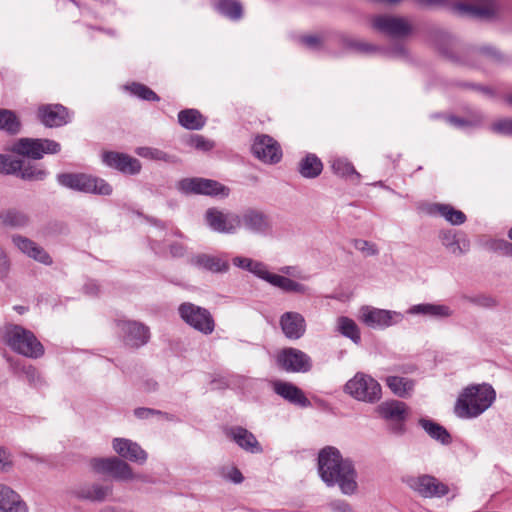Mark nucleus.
<instances>
[{"mask_svg": "<svg viewBox=\"0 0 512 512\" xmlns=\"http://www.w3.org/2000/svg\"><path fill=\"white\" fill-rule=\"evenodd\" d=\"M188 144L200 151H209L214 148V142L202 135H193L190 137Z\"/></svg>", "mask_w": 512, "mask_h": 512, "instance_id": "nucleus-47", "label": "nucleus"}, {"mask_svg": "<svg viewBox=\"0 0 512 512\" xmlns=\"http://www.w3.org/2000/svg\"><path fill=\"white\" fill-rule=\"evenodd\" d=\"M419 425L425 430V432L436 441L443 445L451 443V435L442 425L425 418L419 420Z\"/></svg>", "mask_w": 512, "mask_h": 512, "instance_id": "nucleus-30", "label": "nucleus"}, {"mask_svg": "<svg viewBox=\"0 0 512 512\" xmlns=\"http://www.w3.org/2000/svg\"><path fill=\"white\" fill-rule=\"evenodd\" d=\"M38 118L47 127H59L68 123V111L60 104H46L38 108Z\"/></svg>", "mask_w": 512, "mask_h": 512, "instance_id": "nucleus-24", "label": "nucleus"}, {"mask_svg": "<svg viewBox=\"0 0 512 512\" xmlns=\"http://www.w3.org/2000/svg\"><path fill=\"white\" fill-rule=\"evenodd\" d=\"M233 264L239 268L250 271L254 264V260L238 256L233 259Z\"/></svg>", "mask_w": 512, "mask_h": 512, "instance_id": "nucleus-59", "label": "nucleus"}, {"mask_svg": "<svg viewBox=\"0 0 512 512\" xmlns=\"http://www.w3.org/2000/svg\"><path fill=\"white\" fill-rule=\"evenodd\" d=\"M117 325L123 333V339L126 345L138 348L149 341V328L144 324L136 321L119 320Z\"/></svg>", "mask_w": 512, "mask_h": 512, "instance_id": "nucleus-18", "label": "nucleus"}, {"mask_svg": "<svg viewBox=\"0 0 512 512\" xmlns=\"http://www.w3.org/2000/svg\"><path fill=\"white\" fill-rule=\"evenodd\" d=\"M348 46L350 48H353L355 49L356 51L360 52V53H370V52H373L375 51L377 48L376 46L372 45V44H369V43H366V42H363V41H350L348 43Z\"/></svg>", "mask_w": 512, "mask_h": 512, "instance_id": "nucleus-55", "label": "nucleus"}, {"mask_svg": "<svg viewBox=\"0 0 512 512\" xmlns=\"http://www.w3.org/2000/svg\"><path fill=\"white\" fill-rule=\"evenodd\" d=\"M359 319L370 328L384 329L403 320V315L396 311L363 306Z\"/></svg>", "mask_w": 512, "mask_h": 512, "instance_id": "nucleus-12", "label": "nucleus"}, {"mask_svg": "<svg viewBox=\"0 0 512 512\" xmlns=\"http://www.w3.org/2000/svg\"><path fill=\"white\" fill-rule=\"evenodd\" d=\"M4 342L16 353L29 358H38L44 354L43 345L29 330L14 324L4 327Z\"/></svg>", "mask_w": 512, "mask_h": 512, "instance_id": "nucleus-3", "label": "nucleus"}, {"mask_svg": "<svg viewBox=\"0 0 512 512\" xmlns=\"http://www.w3.org/2000/svg\"><path fill=\"white\" fill-rule=\"evenodd\" d=\"M229 479L234 483H241L244 480V477L240 470H238L237 468H232L229 473Z\"/></svg>", "mask_w": 512, "mask_h": 512, "instance_id": "nucleus-63", "label": "nucleus"}, {"mask_svg": "<svg viewBox=\"0 0 512 512\" xmlns=\"http://www.w3.org/2000/svg\"><path fill=\"white\" fill-rule=\"evenodd\" d=\"M273 391L289 403L306 408L311 405L305 393L291 382L277 380L272 383Z\"/></svg>", "mask_w": 512, "mask_h": 512, "instance_id": "nucleus-22", "label": "nucleus"}, {"mask_svg": "<svg viewBox=\"0 0 512 512\" xmlns=\"http://www.w3.org/2000/svg\"><path fill=\"white\" fill-rule=\"evenodd\" d=\"M433 210L439 213L452 225H461L466 221V215L449 204H435Z\"/></svg>", "mask_w": 512, "mask_h": 512, "instance_id": "nucleus-39", "label": "nucleus"}, {"mask_svg": "<svg viewBox=\"0 0 512 512\" xmlns=\"http://www.w3.org/2000/svg\"><path fill=\"white\" fill-rule=\"evenodd\" d=\"M330 507L334 512H352V509L349 506V504L342 500L333 501L330 504Z\"/></svg>", "mask_w": 512, "mask_h": 512, "instance_id": "nucleus-60", "label": "nucleus"}, {"mask_svg": "<svg viewBox=\"0 0 512 512\" xmlns=\"http://www.w3.org/2000/svg\"><path fill=\"white\" fill-rule=\"evenodd\" d=\"M491 130L497 134L512 136V118H504L494 122L491 125Z\"/></svg>", "mask_w": 512, "mask_h": 512, "instance_id": "nucleus-50", "label": "nucleus"}, {"mask_svg": "<svg viewBox=\"0 0 512 512\" xmlns=\"http://www.w3.org/2000/svg\"><path fill=\"white\" fill-rule=\"evenodd\" d=\"M0 512H28V508L19 494L0 484Z\"/></svg>", "mask_w": 512, "mask_h": 512, "instance_id": "nucleus-28", "label": "nucleus"}, {"mask_svg": "<svg viewBox=\"0 0 512 512\" xmlns=\"http://www.w3.org/2000/svg\"><path fill=\"white\" fill-rule=\"evenodd\" d=\"M113 449L119 456L132 462L143 464L147 460V453L140 445L126 438H115Z\"/></svg>", "mask_w": 512, "mask_h": 512, "instance_id": "nucleus-25", "label": "nucleus"}, {"mask_svg": "<svg viewBox=\"0 0 512 512\" xmlns=\"http://www.w3.org/2000/svg\"><path fill=\"white\" fill-rule=\"evenodd\" d=\"M185 247L180 243H173L170 245V253L173 257H182L185 254Z\"/></svg>", "mask_w": 512, "mask_h": 512, "instance_id": "nucleus-62", "label": "nucleus"}, {"mask_svg": "<svg viewBox=\"0 0 512 512\" xmlns=\"http://www.w3.org/2000/svg\"><path fill=\"white\" fill-rule=\"evenodd\" d=\"M216 10L231 20H239L243 16V7L238 0H217Z\"/></svg>", "mask_w": 512, "mask_h": 512, "instance_id": "nucleus-38", "label": "nucleus"}, {"mask_svg": "<svg viewBox=\"0 0 512 512\" xmlns=\"http://www.w3.org/2000/svg\"><path fill=\"white\" fill-rule=\"evenodd\" d=\"M300 41L303 45L312 50H319L322 47V39L317 35L303 36Z\"/></svg>", "mask_w": 512, "mask_h": 512, "instance_id": "nucleus-54", "label": "nucleus"}, {"mask_svg": "<svg viewBox=\"0 0 512 512\" xmlns=\"http://www.w3.org/2000/svg\"><path fill=\"white\" fill-rule=\"evenodd\" d=\"M228 436L242 449L250 453H262L263 449L256 437L247 429L237 426L228 431Z\"/></svg>", "mask_w": 512, "mask_h": 512, "instance_id": "nucleus-27", "label": "nucleus"}, {"mask_svg": "<svg viewBox=\"0 0 512 512\" xmlns=\"http://www.w3.org/2000/svg\"><path fill=\"white\" fill-rule=\"evenodd\" d=\"M278 366L287 372L306 373L312 368V360L308 354L296 348H284L276 357Z\"/></svg>", "mask_w": 512, "mask_h": 512, "instance_id": "nucleus-11", "label": "nucleus"}, {"mask_svg": "<svg viewBox=\"0 0 512 512\" xmlns=\"http://www.w3.org/2000/svg\"><path fill=\"white\" fill-rule=\"evenodd\" d=\"M58 183L71 190L93 193L98 195H110L112 187L104 179L85 173H61L57 175Z\"/></svg>", "mask_w": 512, "mask_h": 512, "instance_id": "nucleus-4", "label": "nucleus"}, {"mask_svg": "<svg viewBox=\"0 0 512 512\" xmlns=\"http://www.w3.org/2000/svg\"><path fill=\"white\" fill-rule=\"evenodd\" d=\"M11 240L12 243L26 256L29 254L31 248L35 244L33 240L18 234L13 235Z\"/></svg>", "mask_w": 512, "mask_h": 512, "instance_id": "nucleus-51", "label": "nucleus"}, {"mask_svg": "<svg viewBox=\"0 0 512 512\" xmlns=\"http://www.w3.org/2000/svg\"><path fill=\"white\" fill-rule=\"evenodd\" d=\"M496 391L487 383L472 384L459 394L454 413L461 419H473L483 414L495 401Z\"/></svg>", "mask_w": 512, "mask_h": 512, "instance_id": "nucleus-2", "label": "nucleus"}, {"mask_svg": "<svg viewBox=\"0 0 512 512\" xmlns=\"http://www.w3.org/2000/svg\"><path fill=\"white\" fill-rule=\"evenodd\" d=\"M337 331L344 337L349 338L355 344H359L361 341V334L356 322L346 316L338 317L337 319Z\"/></svg>", "mask_w": 512, "mask_h": 512, "instance_id": "nucleus-37", "label": "nucleus"}, {"mask_svg": "<svg viewBox=\"0 0 512 512\" xmlns=\"http://www.w3.org/2000/svg\"><path fill=\"white\" fill-rule=\"evenodd\" d=\"M322 169L323 164L315 154H308L299 162V173L305 178H316Z\"/></svg>", "mask_w": 512, "mask_h": 512, "instance_id": "nucleus-35", "label": "nucleus"}, {"mask_svg": "<svg viewBox=\"0 0 512 512\" xmlns=\"http://www.w3.org/2000/svg\"><path fill=\"white\" fill-rule=\"evenodd\" d=\"M27 256L47 266H50L53 263L52 257L48 254V252L36 242Z\"/></svg>", "mask_w": 512, "mask_h": 512, "instance_id": "nucleus-45", "label": "nucleus"}, {"mask_svg": "<svg viewBox=\"0 0 512 512\" xmlns=\"http://www.w3.org/2000/svg\"><path fill=\"white\" fill-rule=\"evenodd\" d=\"M136 153L144 158L154 160H167V154L160 149L151 147H140L137 148Z\"/></svg>", "mask_w": 512, "mask_h": 512, "instance_id": "nucleus-48", "label": "nucleus"}, {"mask_svg": "<svg viewBox=\"0 0 512 512\" xmlns=\"http://www.w3.org/2000/svg\"><path fill=\"white\" fill-rule=\"evenodd\" d=\"M127 89L131 92V94L137 96L138 98L146 101H159V96L148 86L141 83H132L127 86Z\"/></svg>", "mask_w": 512, "mask_h": 512, "instance_id": "nucleus-43", "label": "nucleus"}, {"mask_svg": "<svg viewBox=\"0 0 512 512\" xmlns=\"http://www.w3.org/2000/svg\"><path fill=\"white\" fill-rule=\"evenodd\" d=\"M10 268V261L4 249L0 246V277L7 275Z\"/></svg>", "mask_w": 512, "mask_h": 512, "instance_id": "nucleus-58", "label": "nucleus"}, {"mask_svg": "<svg viewBox=\"0 0 512 512\" xmlns=\"http://www.w3.org/2000/svg\"><path fill=\"white\" fill-rule=\"evenodd\" d=\"M112 492L110 486L93 484L90 487L84 488L79 493V496L91 501H104Z\"/></svg>", "mask_w": 512, "mask_h": 512, "instance_id": "nucleus-42", "label": "nucleus"}, {"mask_svg": "<svg viewBox=\"0 0 512 512\" xmlns=\"http://www.w3.org/2000/svg\"><path fill=\"white\" fill-rule=\"evenodd\" d=\"M453 315L452 309L444 304H432L430 303L429 315L428 317L434 319H444L449 318Z\"/></svg>", "mask_w": 512, "mask_h": 512, "instance_id": "nucleus-46", "label": "nucleus"}, {"mask_svg": "<svg viewBox=\"0 0 512 512\" xmlns=\"http://www.w3.org/2000/svg\"><path fill=\"white\" fill-rule=\"evenodd\" d=\"M179 124L188 130H200L204 127L206 120L196 109H184L178 113Z\"/></svg>", "mask_w": 512, "mask_h": 512, "instance_id": "nucleus-31", "label": "nucleus"}, {"mask_svg": "<svg viewBox=\"0 0 512 512\" xmlns=\"http://www.w3.org/2000/svg\"><path fill=\"white\" fill-rule=\"evenodd\" d=\"M189 263L199 269L214 273L225 272L229 267L226 261L208 254L193 255L190 257Z\"/></svg>", "mask_w": 512, "mask_h": 512, "instance_id": "nucleus-29", "label": "nucleus"}, {"mask_svg": "<svg viewBox=\"0 0 512 512\" xmlns=\"http://www.w3.org/2000/svg\"><path fill=\"white\" fill-rule=\"evenodd\" d=\"M0 220L3 225L12 228H23L30 222L29 216L17 209H8L0 214Z\"/></svg>", "mask_w": 512, "mask_h": 512, "instance_id": "nucleus-36", "label": "nucleus"}, {"mask_svg": "<svg viewBox=\"0 0 512 512\" xmlns=\"http://www.w3.org/2000/svg\"><path fill=\"white\" fill-rule=\"evenodd\" d=\"M253 155L266 164H276L282 159L279 143L269 135H258L252 144Z\"/></svg>", "mask_w": 512, "mask_h": 512, "instance_id": "nucleus-14", "label": "nucleus"}, {"mask_svg": "<svg viewBox=\"0 0 512 512\" xmlns=\"http://www.w3.org/2000/svg\"><path fill=\"white\" fill-rule=\"evenodd\" d=\"M9 150L18 155L39 160L44 154L59 153L61 145L46 138H20L11 145Z\"/></svg>", "mask_w": 512, "mask_h": 512, "instance_id": "nucleus-6", "label": "nucleus"}, {"mask_svg": "<svg viewBox=\"0 0 512 512\" xmlns=\"http://www.w3.org/2000/svg\"><path fill=\"white\" fill-rule=\"evenodd\" d=\"M180 318L194 330L210 335L215 330V320L211 312L191 302H184L178 307Z\"/></svg>", "mask_w": 512, "mask_h": 512, "instance_id": "nucleus-5", "label": "nucleus"}, {"mask_svg": "<svg viewBox=\"0 0 512 512\" xmlns=\"http://www.w3.org/2000/svg\"><path fill=\"white\" fill-rule=\"evenodd\" d=\"M354 247L362 252L365 256H374L379 253L376 244L363 239H355Z\"/></svg>", "mask_w": 512, "mask_h": 512, "instance_id": "nucleus-49", "label": "nucleus"}, {"mask_svg": "<svg viewBox=\"0 0 512 512\" xmlns=\"http://www.w3.org/2000/svg\"><path fill=\"white\" fill-rule=\"evenodd\" d=\"M387 386L398 397L406 398L411 395L415 383L412 379L399 376H388L385 379Z\"/></svg>", "mask_w": 512, "mask_h": 512, "instance_id": "nucleus-33", "label": "nucleus"}, {"mask_svg": "<svg viewBox=\"0 0 512 512\" xmlns=\"http://www.w3.org/2000/svg\"><path fill=\"white\" fill-rule=\"evenodd\" d=\"M372 27L392 38L404 37L411 32V25L406 19L391 15H377L373 17Z\"/></svg>", "mask_w": 512, "mask_h": 512, "instance_id": "nucleus-15", "label": "nucleus"}, {"mask_svg": "<svg viewBox=\"0 0 512 512\" xmlns=\"http://www.w3.org/2000/svg\"><path fill=\"white\" fill-rule=\"evenodd\" d=\"M454 61L460 62L470 66H479L484 61L501 62L503 60L502 54L494 47L483 46L480 48H470L463 52L461 58H453Z\"/></svg>", "mask_w": 512, "mask_h": 512, "instance_id": "nucleus-20", "label": "nucleus"}, {"mask_svg": "<svg viewBox=\"0 0 512 512\" xmlns=\"http://www.w3.org/2000/svg\"><path fill=\"white\" fill-rule=\"evenodd\" d=\"M280 272L285 276H294V277H300L296 267L294 266H284L280 268Z\"/></svg>", "mask_w": 512, "mask_h": 512, "instance_id": "nucleus-64", "label": "nucleus"}, {"mask_svg": "<svg viewBox=\"0 0 512 512\" xmlns=\"http://www.w3.org/2000/svg\"><path fill=\"white\" fill-rule=\"evenodd\" d=\"M333 172L343 178L360 179V174L355 170L351 162L345 158H335L331 162Z\"/></svg>", "mask_w": 512, "mask_h": 512, "instance_id": "nucleus-41", "label": "nucleus"}, {"mask_svg": "<svg viewBox=\"0 0 512 512\" xmlns=\"http://www.w3.org/2000/svg\"><path fill=\"white\" fill-rule=\"evenodd\" d=\"M318 472L327 486L338 485L342 493L351 495L357 489L356 471L349 459H344L340 451L327 446L318 454Z\"/></svg>", "mask_w": 512, "mask_h": 512, "instance_id": "nucleus-1", "label": "nucleus"}, {"mask_svg": "<svg viewBox=\"0 0 512 512\" xmlns=\"http://www.w3.org/2000/svg\"><path fill=\"white\" fill-rule=\"evenodd\" d=\"M378 412L382 418L393 422L391 425L393 433L402 434L404 432V422L408 415L406 403L398 400L384 402L378 406Z\"/></svg>", "mask_w": 512, "mask_h": 512, "instance_id": "nucleus-16", "label": "nucleus"}, {"mask_svg": "<svg viewBox=\"0 0 512 512\" xmlns=\"http://www.w3.org/2000/svg\"><path fill=\"white\" fill-rule=\"evenodd\" d=\"M467 299L470 303L483 308H492L497 304L494 298L486 295H477L474 297H468Z\"/></svg>", "mask_w": 512, "mask_h": 512, "instance_id": "nucleus-53", "label": "nucleus"}, {"mask_svg": "<svg viewBox=\"0 0 512 512\" xmlns=\"http://www.w3.org/2000/svg\"><path fill=\"white\" fill-rule=\"evenodd\" d=\"M406 483L413 491L424 498H441L449 492L446 484L427 474L409 477Z\"/></svg>", "mask_w": 512, "mask_h": 512, "instance_id": "nucleus-9", "label": "nucleus"}, {"mask_svg": "<svg viewBox=\"0 0 512 512\" xmlns=\"http://www.w3.org/2000/svg\"><path fill=\"white\" fill-rule=\"evenodd\" d=\"M279 323L283 334L290 340L300 339L306 332L305 318L298 312H285Z\"/></svg>", "mask_w": 512, "mask_h": 512, "instance_id": "nucleus-23", "label": "nucleus"}, {"mask_svg": "<svg viewBox=\"0 0 512 512\" xmlns=\"http://www.w3.org/2000/svg\"><path fill=\"white\" fill-rule=\"evenodd\" d=\"M269 284L286 293L306 294L308 287L284 275L273 274Z\"/></svg>", "mask_w": 512, "mask_h": 512, "instance_id": "nucleus-32", "label": "nucleus"}, {"mask_svg": "<svg viewBox=\"0 0 512 512\" xmlns=\"http://www.w3.org/2000/svg\"><path fill=\"white\" fill-rule=\"evenodd\" d=\"M241 220V227L246 230L258 234L268 235L272 230V225L269 217L262 211L249 208L239 215Z\"/></svg>", "mask_w": 512, "mask_h": 512, "instance_id": "nucleus-19", "label": "nucleus"}, {"mask_svg": "<svg viewBox=\"0 0 512 512\" xmlns=\"http://www.w3.org/2000/svg\"><path fill=\"white\" fill-rule=\"evenodd\" d=\"M429 308L430 303H421L411 306L407 313L411 315H423L428 316L429 315Z\"/></svg>", "mask_w": 512, "mask_h": 512, "instance_id": "nucleus-57", "label": "nucleus"}, {"mask_svg": "<svg viewBox=\"0 0 512 512\" xmlns=\"http://www.w3.org/2000/svg\"><path fill=\"white\" fill-rule=\"evenodd\" d=\"M439 239L442 245L456 256L466 253L470 248V243L466 236L452 229L442 230L439 233Z\"/></svg>", "mask_w": 512, "mask_h": 512, "instance_id": "nucleus-26", "label": "nucleus"}, {"mask_svg": "<svg viewBox=\"0 0 512 512\" xmlns=\"http://www.w3.org/2000/svg\"><path fill=\"white\" fill-rule=\"evenodd\" d=\"M134 414L139 419H147L153 415H160V416L167 417L166 413H163L159 410H155V409H151V408H144V407L135 409Z\"/></svg>", "mask_w": 512, "mask_h": 512, "instance_id": "nucleus-56", "label": "nucleus"}, {"mask_svg": "<svg viewBox=\"0 0 512 512\" xmlns=\"http://www.w3.org/2000/svg\"><path fill=\"white\" fill-rule=\"evenodd\" d=\"M91 466L95 471L111 474L116 479L129 480L134 478L131 467L117 457L95 458L91 461Z\"/></svg>", "mask_w": 512, "mask_h": 512, "instance_id": "nucleus-17", "label": "nucleus"}, {"mask_svg": "<svg viewBox=\"0 0 512 512\" xmlns=\"http://www.w3.org/2000/svg\"><path fill=\"white\" fill-rule=\"evenodd\" d=\"M102 161L107 166L116 169L124 174L135 175L141 170V163L138 159L119 152H104Z\"/></svg>", "mask_w": 512, "mask_h": 512, "instance_id": "nucleus-21", "label": "nucleus"}, {"mask_svg": "<svg viewBox=\"0 0 512 512\" xmlns=\"http://www.w3.org/2000/svg\"><path fill=\"white\" fill-rule=\"evenodd\" d=\"M250 272L268 283L274 274L268 270L267 266L264 263L259 261H254V264Z\"/></svg>", "mask_w": 512, "mask_h": 512, "instance_id": "nucleus-52", "label": "nucleus"}, {"mask_svg": "<svg viewBox=\"0 0 512 512\" xmlns=\"http://www.w3.org/2000/svg\"><path fill=\"white\" fill-rule=\"evenodd\" d=\"M21 167V160L6 154H0V174L14 175Z\"/></svg>", "mask_w": 512, "mask_h": 512, "instance_id": "nucleus-44", "label": "nucleus"}, {"mask_svg": "<svg viewBox=\"0 0 512 512\" xmlns=\"http://www.w3.org/2000/svg\"><path fill=\"white\" fill-rule=\"evenodd\" d=\"M21 123L16 114L8 109H0V131L8 134H17L20 132Z\"/></svg>", "mask_w": 512, "mask_h": 512, "instance_id": "nucleus-40", "label": "nucleus"}, {"mask_svg": "<svg viewBox=\"0 0 512 512\" xmlns=\"http://www.w3.org/2000/svg\"><path fill=\"white\" fill-rule=\"evenodd\" d=\"M47 174L46 169L42 165L21 160V167L15 175L25 181H42L46 178Z\"/></svg>", "mask_w": 512, "mask_h": 512, "instance_id": "nucleus-34", "label": "nucleus"}, {"mask_svg": "<svg viewBox=\"0 0 512 512\" xmlns=\"http://www.w3.org/2000/svg\"><path fill=\"white\" fill-rule=\"evenodd\" d=\"M207 225L215 232L234 234L241 227L238 214L223 212L217 208H209L205 213Z\"/></svg>", "mask_w": 512, "mask_h": 512, "instance_id": "nucleus-13", "label": "nucleus"}, {"mask_svg": "<svg viewBox=\"0 0 512 512\" xmlns=\"http://www.w3.org/2000/svg\"><path fill=\"white\" fill-rule=\"evenodd\" d=\"M177 188L185 194L227 197L230 193V189L220 182L199 177L184 178L178 182Z\"/></svg>", "mask_w": 512, "mask_h": 512, "instance_id": "nucleus-8", "label": "nucleus"}, {"mask_svg": "<svg viewBox=\"0 0 512 512\" xmlns=\"http://www.w3.org/2000/svg\"><path fill=\"white\" fill-rule=\"evenodd\" d=\"M456 3L453 10L460 16L479 19H491L498 15L499 6L495 0H467Z\"/></svg>", "mask_w": 512, "mask_h": 512, "instance_id": "nucleus-10", "label": "nucleus"}, {"mask_svg": "<svg viewBox=\"0 0 512 512\" xmlns=\"http://www.w3.org/2000/svg\"><path fill=\"white\" fill-rule=\"evenodd\" d=\"M345 392L353 398L374 403L381 398V386L371 376L357 373L345 384Z\"/></svg>", "mask_w": 512, "mask_h": 512, "instance_id": "nucleus-7", "label": "nucleus"}, {"mask_svg": "<svg viewBox=\"0 0 512 512\" xmlns=\"http://www.w3.org/2000/svg\"><path fill=\"white\" fill-rule=\"evenodd\" d=\"M495 249L500 251L503 255L512 256V243L506 240L498 241Z\"/></svg>", "mask_w": 512, "mask_h": 512, "instance_id": "nucleus-61", "label": "nucleus"}]
</instances>
